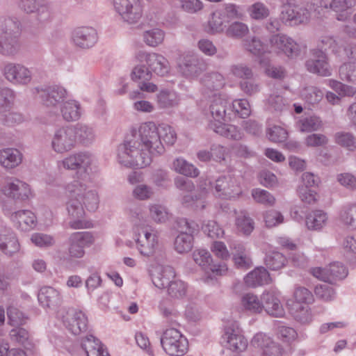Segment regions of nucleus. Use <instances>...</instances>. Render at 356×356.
<instances>
[{
	"label": "nucleus",
	"mask_w": 356,
	"mask_h": 356,
	"mask_svg": "<svg viewBox=\"0 0 356 356\" xmlns=\"http://www.w3.org/2000/svg\"><path fill=\"white\" fill-rule=\"evenodd\" d=\"M164 152L159 128L155 123L148 122L140 125L138 130H132L118 146V159L124 166L143 168L151 163L152 156L161 155Z\"/></svg>",
	"instance_id": "nucleus-1"
},
{
	"label": "nucleus",
	"mask_w": 356,
	"mask_h": 356,
	"mask_svg": "<svg viewBox=\"0 0 356 356\" xmlns=\"http://www.w3.org/2000/svg\"><path fill=\"white\" fill-rule=\"evenodd\" d=\"M19 23L13 19L0 20V53L6 56L16 54L19 49L18 36Z\"/></svg>",
	"instance_id": "nucleus-2"
},
{
	"label": "nucleus",
	"mask_w": 356,
	"mask_h": 356,
	"mask_svg": "<svg viewBox=\"0 0 356 356\" xmlns=\"http://www.w3.org/2000/svg\"><path fill=\"white\" fill-rule=\"evenodd\" d=\"M65 193L68 198L79 199L83 201L86 208L95 211L98 208L99 198L95 191L88 190L81 180H74L65 187Z\"/></svg>",
	"instance_id": "nucleus-3"
},
{
	"label": "nucleus",
	"mask_w": 356,
	"mask_h": 356,
	"mask_svg": "<svg viewBox=\"0 0 356 356\" xmlns=\"http://www.w3.org/2000/svg\"><path fill=\"white\" fill-rule=\"evenodd\" d=\"M195 262L205 272L204 282L209 283L216 276L222 275L227 268L224 261L214 262L210 253L206 250H196L193 253Z\"/></svg>",
	"instance_id": "nucleus-4"
},
{
	"label": "nucleus",
	"mask_w": 356,
	"mask_h": 356,
	"mask_svg": "<svg viewBox=\"0 0 356 356\" xmlns=\"http://www.w3.org/2000/svg\"><path fill=\"white\" fill-rule=\"evenodd\" d=\"M161 346L170 356H183L188 350L187 339L177 329H167L161 338Z\"/></svg>",
	"instance_id": "nucleus-5"
},
{
	"label": "nucleus",
	"mask_w": 356,
	"mask_h": 356,
	"mask_svg": "<svg viewBox=\"0 0 356 356\" xmlns=\"http://www.w3.org/2000/svg\"><path fill=\"white\" fill-rule=\"evenodd\" d=\"M180 234L174 243L175 249L179 253H186L193 246V234L199 230V225L193 220L181 218L177 222Z\"/></svg>",
	"instance_id": "nucleus-6"
},
{
	"label": "nucleus",
	"mask_w": 356,
	"mask_h": 356,
	"mask_svg": "<svg viewBox=\"0 0 356 356\" xmlns=\"http://www.w3.org/2000/svg\"><path fill=\"white\" fill-rule=\"evenodd\" d=\"M113 6L121 19L129 24H137L143 16L139 0H113Z\"/></svg>",
	"instance_id": "nucleus-7"
},
{
	"label": "nucleus",
	"mask_w": 356,
	"mask_h": 356,
	"mask_svg": "<svg viewBox=\"0 0 356 356\" xmlns=\"http://www.w3.org/2000/svg\"><path fill=\"white\" fill-rule=\"evenodd\" d=\"M214 187L217 195L225 199L236 197L242 193L239 177L230 172L220 176Z\"/></svg>",
	"instance_id": "nucleus-8"
},
{
	"label": "nucleus",
	"mask_w": 356,
	"mask_h": 356,
	"mask_svg": "<svg viewBox=\"0 0 356 356\" xmlns=\"http://www.w3.org/2000/svg\"><path fill=\"white\" fill-rule=\"evenodd\" d=\"M321 48L327 47L337 57L349 60L350 62L356 61V43L345 42L341 39H335L332 37H325L321 40Z\"/></svg>",
	"instance_id": "nucleus-9"
},
{
	"label": "nucleus",
	"mask_w": 356,
	"mask_h": 356,
	"mask_svg": "<svg viewBox=\"0 0 356 356\" xmlns=\"http://www.w3.org/2000/svg\"><path fill=\"white\" fill-rule=\"evenodd\" d=\"M207 68V63L200 56L187 54L178 63L179 72L186 78H194L200 75Z\"/></svg>",
	"instance_id": "nucleus-10"
},
{
	"label": "nucleus",
	"mask_w": 356,
	"mask_h": 356,
	"mask_svg": "<svg viewBox=\"0 0 356 356\" xmlns=\"http://www.w3.org/2000/svg\"><path fill=\"white\" fill-rule=\"evenodd\" d=\"M136 58L140 63L145 62L152 74L154 73L158 76H164L170 72L169 62L161 54L139 51L136 54Z\"/></svg>",
	"instance_id": "nucleus-11"
},
{
	"label": "nucleus",
	"mask_w": 356,
	"mask_h": 356,
	"mask_svg": "<svg viewBox=\"0 0 356 356\" xmlns=\"http://www.w3.org/2000/svg\"><path fill=\"white\" fill-rule=\"evenodd\" d=\"M305 67L311 73L323 76L331 75V67L326 54L319 49L311 51L310 58L305 62Z\"/></svg>",
	"instance_id": "nucleus-12"
},
{
	"label": "nucleus",
	"mask_w": 356,
	"mask_h": 356,
	"mask_svg": "<svg viewBox=\"0 0 356 356\" xmlns=\"http://www.w3.org/2000/svg\"><path fill=\"white\" fill-rule=\"evenodd\" d=\"M223 343L227 348L236 352H242L248 347V341L242 335L238 323L231 322L225 328L222 336Z\"/></svg>",
	"instance_id": "nucleus-13"
},
{
	"label": "nucleus",
	"mask_w": 356,
	"mask_h": 356,
	"mask_svg": "<svg viewBox=\"0 0 356 356\" xmlns=\"http://www.w3.org/2000/svg\"><path fill=\"white\" fill-rule=\"evenodd\" d=\"M310 272L316 278L328 283H332L337 280H342L348 275L346 268L341 263L337 261L331 263L325 268H313Z\"/></svg>",
	"instance_id": "nucleus-14"
},
{
	"label": "nucleus",
	"mask_w": 356,
	"mask_h": 356,
	"mask_svg": "<svg viewBox=\"0 0 356 356\" xmlns=\"http://www.w3.org/2000/svg\"><path fill=\"white\" fill-rule=\"evenodd\" d=\"M74 131L71 126L57 129L52 137L51 147L57 153L71 150L75 145Z\"/></svg>",
	"instance_id": "nucleus-15"
},
{
	"label": "nucleus",
	"mask_w": 356,
	"mask_h": 356,
	"mask_svg": "<svg viewBox=\"0 0 356 356\" xmlns=\"http://www.w3.org/2000/svg\"><path fill=\"white\" fill-rule=\"evenodd\" d=\"M65 327L74 335H78L87 329L88 318L85 313L74 308L67 310L63 316Z\"/></svg>",
	"instance_id": "nucleus-16"
},
{
	"label": "nucleus",
	"mask_w": 356,
	"mask_h": 356,
	"mask_svg": "<svg viewBox=\"0 0 356 356\" xmlns=\"http://www.w3.org/2000/svg\"><path fill=\"white\" fill-rule=\"evenodd\" d=\"M310 17L309 10L303 6H284L280 14L282 22L289 26H296L307 22Z\"/></svg>",
	"instance_id": "nucleus-17"
},
{
	"label": "nucleus",
	"mask_w": 356,
	"mask_h": 356,
	"mask_svg": "<svg viewBox=\"0 0 356 356\" xmlns=\"http://www.w3.org/2000/svg\"><path fill=\"white\" fill-rule=\"evenodd\" d=\"M3 74L8 81L14 83L27 84L31 81L32 76L29 70L18 63H6Z\"/></svg>",
	"instance_id": "nucleus-18"
},
{
	"label": "nucleus",
	"mask_w": 356,
	"mask_h": 356,
	"mask_svg": "<svg viewBox=\"0 0 356 356\" xmlns=\"http://www.w3.org/2000/svg\"><path fill=\"white\" fill-rule=\"evenodd\" d=\"M270 42L272 47L284 53L288 57L294 58L300 54L299 44L286 35H273L270 39Z\"/></svg>",
	"instance_id": "nucleus-19"
},
{
	"label": "nucleus",
	"mask_w": 356,
	"mask_h": 356,
	"mask_svg": "<svg viewBox=\"0 0 356 356\" xmlns=\"http://www.w3.org/2000/svg\"><path fill=\"white\" fill-rule=\"evenodd\" d=\"M18 239L10 227L0 224V250L6 255L12 257L19 251Z\"/></svg>",
	"instance_id": "nucleus-20"
},
{
	"label": "nucleus",
	"mask_w": 356,
	"mask_h": 356,
	"mask_svg": "<svg viewBox=\"0 0 356 356\" xmlns=\"http://www.w3.org/2000/svg\"><path fill=\"white\" fill-rule=\"evenodd\" d=\"M44 0H20V8L27 13H35L36 19L40 24L47 22L51 18L49 7L44 3Z\"/></svg>",
	"instance_id": "nucleus-21"
},
{
	"label": "nucleus",
	"mask_w": 356,
	"mask_h": 356,
	"mask_svg": "<svg viewBox=\"0 0 356 356\" xmlns=\"http://www.w3.org/2000/svg\"><path fill=\"white\" fill-rule=\"evenodd\" d=\"M83 202L79 199L68 198L66 203L69 216L74 220L70 222V225L73 229H83L89 227L88 222L83 220L85 216Z\"/></svg>",
	"instance_id": "nucleus-22"
},
{
	"label": "nucleus",
	"mask_w": 356,
	"mask_h": 356,
	"mask_svg": "<svg viewBox=\"0 0 356 356\" xmlns=\"http://www.w3.org/2000/svg\"><path fill=\"white\" fill-rule=\"evenodd\" d=\"M98 39L96 30L83 26L76 29L72 33L74 44L81 49H89L95 45Z\"/></svg>",
	"instance_id": "nucleus-23"
},
{
	"label": "nucleus",
	"mask_w": 356,
	"mask_h": 356,
	"mask_svg": "<svg viewBox=\"0 0 356 356\" xmlns=\"http://www.w3.org/2000/svg\"><path fill=\"white\" fill-rule=\"evenodd\" d=\"M3 193L14 200H24L28 198L30 189L29 185L19 179L9 178L2 188Z\"/></svg>",
	"instance_id": "nucleus-24"
},
{
	"label": "nucleus",
	"mask_w": 356,
	"mask_h": 356,
	"mask_svg": "<svg viewBox=\"0 0 356 356\" xmlns=\"http://www.w3.org/2000/svg\"><path fill=\"white\" fill-rule=\"evenodd\" d=\"M44 105L54 107L62 102L66 97V90L60 86H52L38 91Z\"/></svg>",
	"instance_id": "nucleus-25"
},
{
	"label": "nucleus",
	"mask_w": 356,
	"mask_h": 356,
	"mask_svg": "<svg viewBox=\"0 0 356 356\" xmlns=\"http://www.w3.org/2000/svg\"><path fill=\"white\" fill-rule=\"evenodd\" d=\"M251 344L262 350L261 356H279L281 353L280 346L264 333L256 334L251 341Z\"/></svg>",
	"instance_id": "nucleus-26"
},
{
	"label": "nucleus",
	"mask_w": 356,
	"mask_h": 356,
	"mask_svg": "<svg viewBox=\"0 0 356 356\" xmlns=\"http://www.w3.org/2000/svg\"><path fill=\"white\" fill-rule=\"evenodd\" d=\"M320 5L332 9L337 13V19L344 22L350 17L352 8L356 5V0H332L330 3L321 1Z\"/></svg>",
	"instance_id": "nucleus-27"
},
{
	"label": "nucleus",
	"mask_w": 356,
	"mask_h": 356,
	"mask_svg": "<svg viewBox=\"0 0 356 356\" xmlns=\"http://www.w3.org/2000/svg\"><path fill=\"white\" fill-rule=\"evenodd\" d=\"M262 310L273 317H282L285 312L278 297L273 292L264 293L261 297Z\"/></svg>",
	"instance_id": "nucleus-28"
},
{
	"label": "nucleus",
	"mask_w": 356,
	"mask_h": 356,
	"mask_svg": "<svg viewBox=\"0 0 356 356\" xmlns=\"http://www.w3.org/2000/svg\"><path fill=\"white\" fill-rule=\"evenodd\" d=\"M209 127L216 134L233 140H240L244 134L237 126L223 122H209Z\"/></svg>",
	"instance_id": "nucleus-29"
},
{
	"label": "nucleus",
	"mask_w": 356,
	"mask_h": 356,
	"mask_svg": "<svg viewBox=\"0 0 356 356\" xmlns=\"http://www.w3.org/2000/svg\"><path fill=\"white\" fill-rule=\"evenodd\" d=\"M38 299L42 306L52 309L58 307L62 302L59 291L51 286L42 287L38 293Z\"/></svg>",
	"instance_id": "nucleus-30"
},
{
	"label": "nucleus",
	"mask_w": 356,
	"mask_h": 356,
	"mask_svg": "<svg viewBox=\"0 0 356 356\" xmlns=\"http://www.w3.org/2000/svg\"><path fill=\"white\" fill-rule=\"evenodd\" d=\"M136 243L140 253L143 256L149 257L154 252L157 238L155 234H152L147 229H143L142 232L138 234Z\"/></svg>",
	"instance_id": "nucleus-31"
},
{
	"label": "nucleus",
	"mask_w": 356,
	"mask_h": 356,
	"mask_svg": "<svg viewBox=\"0 0 356 356\" xmlns=\"http://www.w3.org/2000/svg\"><path fill=\"white\" fill-rule=\"evenodd\" d=\"M91 156L88 152H79L70 155L62 161V165L67 170H83L91 164Z\"/></svg>",
	"instance_id": "nucleus-32"
},
{
	"label": "nucleus",
	"mask_w": 356,
	"mask_h": 356,
	"mask_svg": "<svg viewBox=\"0 0 356 356\" xmlns=\"http://www.w3.org/2000/svg\"><path fill=\"white\" fill-rule=\"evenodd\" d=\"M11 220L15 226L22 231H29L36 225V217L29 210H19L11 214Z\"/></svg>",
	"instance_id": "nucleus-33"
},
{
	"label": "nucleus",
	"mask_w": 356,
	"mask_h": 356,
	"mask_svg": "<svg viewBox=\"0 0 356 356\" xmlns=\"http://www.w3.org/2000/svg\"><path fill=\"white\" fill-rule=\"evenodd\" d=\"M227 104V101L220 95L216 93L213 95L209 110L214 121L210 122H222L225 117Z\"/></svg>",
	"instance_id": "nucleus-34"
},
{
	"label": "nucleus",
	"mask_w": 356,
	"mask_h": 356,
	"mask_svg": "<svg viewBox=\"0 0 356 356\" xmlns=\"http://www.w3.org/2000/svg\"><path fill=\"white\" fill-rule=\"evenodd\" d=\"M175 277L174 269L171 266H166L157 270L152 275V280L154 286L159 289L169 288Z\"/></svg>",
	"instance_id": "nucleus-35"
},
{
	"label": "nucleus",
	"mask_w": 356,
	"mask_h": 356,
	"mask_svg": "<svg viewBox=\"0 0 356 356\" xmlns=\"http://www.w3.org/2000/svg\"><path fill=\"white\" fill-rule=\"evenodd\" d=\"M247 286L257 287L268 284L270 280V275L264 267H258L250 272L244 278Z\"/></svg>",
	"instance_id": "nucleus-36"
},
{
	"label": "nucleus",
	"mask_w": 356,
	"mask_h": 356,
	"mask_svg": "<svg viewBox=\"0 0 356 356\" xmlns=\"http://www.w3.org/2000/svg\"><path fill=\"white\" fill-rule=\"evenodd\" d=\"M206 192L204 191L191 193L182 197L184 207L193 210H202L206 207Z\"/></svg>",
	"instance_id": "nucleus-37"
},
{
	"label": "nucleus",
	"mask_w": 356,
	"mask_h": 356,
	"mask_svg": "<svg viewBox=\"0 0 356 356\" xmlns=\"http://www.w3.org/2000/svg\"><path fill=\"white\" fill-rule=\"evenodd\" d=\"M81 348L87 356H101L106 352L103 349V345L100 341L91 334L83 339Z\"/></svg>",
	"instance_id": "nucleus-38"
},
{
	"label": "nucleus",
	"mask_w": 356,
	"mask_h": 356,
	"mask_svg": "<svg viewBox=\"0 0 356 356\" xmlns=\"http://www.w3.org/2000/svg\"><path fill=\"white\" fill-rule=\"evenodd\" d=\"M22 161V154L17 149L7 148L0 151V163L6 168H13Z\"/></svg>",
	"instance_id": "nucleus-39"
},
{
	"label": "nucleus",
	"mask_w": 356,
	"mask_h": 356,
	"mask_svg": "<svg viewBox=\"0 0 356 356\" xmlns=\"http://www.w3.org/2000/svg\"><path fill=\"white\" fill-rule=\"evenodd\" d=\"M339 221L347 229H356V203L346 205L341 209Z\"/></svg>",
	"instance_id": "nucleus-40"
},
{
	"label": "nucleus",
	"mask_w": 356,
	"mask_h": 356,
	"mask_svg": "<svg viewBox=\"0 0 356 356\" xmlns=\"http://www.w3.org/2000/svg\"><path fill=\"white\" fill-rule=\"evenodd\" d=\"M327 220L326 213L322 210H315L307 216L305 223L310 230H320L325 226Z\"/></svg>",
	"instance_id": "nucleus-41"
},
{
	"label": "nucleus",
	"mask_w": 356,
	"mask_h": 356,
	"mask_svg": "<svg viewBox=\"0 0 356 356\" xmlns=\"http://www.w3.org/2000/svg\"><path fill=\"white\" fill-rule=\"evenodd\" d=\"M60 111L65 120L67 122L76 121L81 116V106L76 101H67L62 105Z\"/></svg>",
	"instance_id": "nucleus-42"
},
{
	"label": "nucleus",
	"mask_w": 356,
	"mask_h": 356,
	"mask_svg": "<svg viewBox=\"0 0 356 356\" xmlns=\"http://www.w3.org/2000/svg\"><path fill=\"white\" fill-rule=\"evenodd\" d=\"M74 131V138L85 145H88L95 140V133L93 129L88 125L77 124L75 126H71Z\"/></svg>",
	"instance_id": "nucleus-43"
},
{
	"label": "nucleus",
	"mask_w": 356,
	"mask_h": 356,
	"mask_svg": "<svg viewBox=\"0 0 356 356\" xmlns=\"http://www.w3.org/2000/svg\"><path fill=\"white\" fill-rule=\"evenodd\" d=\"M172 169L188 177H195L199 175L198 169L181 158H178L173 161Z\"/></svg>",
	"instance_id": "nucleus-44"
},
{
	"label": "nucleus",
	"mask_w": 356,
	"mask_h": 356,
	"mask_svg": "<svg viewBox=\"0 0 356 356\" xmlns=\"http://www.w3.org/2000/svg\"><path fill=\"white\" fill-rule=\"evenodd\" d=\"M299 130L302 132H312L319 130L323 123L316 116H309L300 119L297 122Z\"/></svg>",
	"instance_id": "nucleus-45"
},
{
	"label": "nucleus",
	"mask_w": 356,
	"mask_h": 356,
	"mask_svg": "<svg viewBox=\"0 0 356 356\" xmlns=\"http://www.w3.org/2000/svg\"><path fill=\"white\" fill-rule=\"evenodd\" d=\"M265 264L271 270H278L283 268L287 261L285 256L279 252H271L265 257Z\"/></svg>",
	"instance_id": "nucleus-46"
},
{
	"label": "nucleus",
	"mask_w": 356,
	"mask_h": 356,
	"mask_svg": "<svg viewBox=\"0 0 356 356\" xmlns=\"http://www.w3.org/2000/svg\"><path fill=\"white\" fill-rule=\"evenodd\" d=\"M294 319L302 324H307L312 321V316L307 305L294 304L291 309Z\"/></svg>",
	"instance_id": "nucleus-47"
},
{
	"label": "nucleus",
	"mask_w": 356,
	"mask_h": 356,
	"mask_svg": "<svg viewBox=\"0 0 356 356\" xmlns=\"http://www.w3.org/2000/svg\"><path fill=\"white\" fill-rule=\"evenodd\" d=\"M241 304L244 309L252 314L262 312L261 300L252 293H246L241 298Z\"/></svg>",
	"instance_id": "nucleus-48"
},
{
	"label": "nucleus",
	"mask_w": 356,
	"mask_h": 356,
	"mask_svg": "<svg viewBox=\"0 0 356 356\" xmlns=\"http://www.w3.org/2000/svg\"><path fill=\"white\" fill-rule=\"evenodd\" d=\"M202 83L209 90H218L224 86L225 79L222 74L215 72L204 75Z\"/></svg>",
	"instance_id": "nucleus-49"
},
{
	"label": "nucleus",
	"mask_w": 356,
	"mask_h": 356,
	"mask_svg": "<svg viewBox=\"0 0 356 356\" xmlns=\"http://www.w3.org/2000/svg\"><path fill=\"white\" fill-rule=\"evenodd\" d=\"M342 81L356 84V62H346L342 64L339 70Z\"/></svg>",
	"instance_id": "nucleus-50"
},
{
	"label": "nucleus",
	"mask_w": 356,
	"mask_h": 356,
	"mask_svg": "<svg viewBox=\"0 0 356 356\" xmlns=\"http://www.w3.org/2000/svg\"><path fill=\"white\" fill-rule=\"evenodd\" d=\"M236 225L238 229L245 235H249L254 229V222L245 211H242L238 214Z\"/></svg>",
	"instance_id": "nucleus-51"
},
{
	"label": "nucleus",
	"mask_w": 356,
	"mask_h": 356,
	"mask_svg": "<svg viewBox=\"0 0 356 356\" xmlns=\"http://www.w3.org/2000/svg\"><path fill=\"white\" fill-rule=\"evenodd\" d=\"M164 35L161 29L154 28L144 31L143 40L148 46L154 47L163 41Z\"/></svg>",
	"instance_id": "nucleus-52"
},
{
	"label": "nucleus",
	"mask_w": 356,
	"mask_h": 356,
	"mask_svg": "<svg viewBox=\"0 0 356 356\" xmlns=\"http://www.w3.org/2000/svg\"><path fill=\"white\" fill-rule=\"evenodd\" d=\"M302 98L309 104L318 103L323 98L324 92L315 86L305 87L302 92Z\"/></svg>",
	"instance_id": "nucleus-53"
},
{
	"label": "nucleus",
	"mask_w": 356,
	"mask_h": 356,
	"mask_svg": "<svg viewBox=\"0 0 356 356\" xmlns=\"http://www.w3.org/2000/svg\"><path fill=\"white\" fill-rule=\"evenodd\" d=\"M7 316L10 324L13 326L22 325L28 320V316L14 306H10L7 308Z\"/></svg>",
	"instance_id": "nucleus-54"
},
{
	"label": "nucleus",
	"mask_w": 356,
	"mask_h": 356,
	"mask_svg": "<svg viewBox=\"0 0 356 356\" xmlns=\"http://www.w3.org/2000/svg\"><path fill=\"white\" fill-rule=\"evenodd\" d=\"M157 102L161 108H169L177 104V94L170 90H162L157 96Z\"/></svg>",
	"instance_id": "nucleus-55"
},
{
	"label": "nucleus",
	"mask_w": 356,
	"mask_h": 356,
	"mask_svg": "<svg viewBox=\"0 0 356 356\" xmlns=\"http://www.w3.org/2000/svg\"><path fill=\"white\" fill-rule=\"evenodd\" d=\"M227 22L225 18L222 14V11L219 9L215 10L212 15L209 21V26L211 29V31L213 33H220L223 31L225 26V23Z\"/></svg>",
	"instance_id": "nucleus-56"
},
{
	"label": "nucleus",
	"mask_w": 356,
	"mask_h": 356,
	"mask_svg": "<svg viewBox=\"0 0 356 356\" xmlns=\"http://www.w3.org/2000/svg\"><path fill=\"white\" fill-rule=\"evenodd\" d=\"M249 32L248 26L241 22L232 23L226 29V35L233 38H241Z\"/></svg>",
	"instance_id": "nucleus-57"
},
{
	"label": "nucleus",
	"mask_w": 356,
	"mask_h": 356,
	"mask_svg": "<svg viewBox=\"0 0 356 356\" xmlns=\"http://www.w3.org/2000/svg\"><path fill=\"white\" fill-rule=\"evenodd\" d=\"M335 142L350 150L356 149V138L353 134L345 132H337L334 136Z\"/></svg>",
	"instance_id": "nucleus-58"
},
{
	"label": "nucleus",
	"mask_w": 356,
	"mask_h": 356,
	"mask_svg": "<svg viewBox=\"0 0 356 356\" xmlns=\"http://www.w3.org/2000/svg\"><path fill=\"white\" fill-rule=\"evenodd\" d=\"M231 73L236 78L245 80L254 76L251 67L244 63L233 65L230 67Z\"/></svg>",
	"instance_id": "nucleus-59"
},
{
	"label": "nucleus",
	"mask_w": 356,
	"mask_h": 356,
	"mask_svg": "<svg viewBox=\"0 0 356 356\" xmlns=\"http://www.w3.org/2000/svg\"><path fill=\"white\" fill-rule=\"evenodd\" d=\"M244 48L254 55H259L264 52V47L257 37L246 38L243 41Z\"/></svg>",
	"instance_id": "nucleus-60"
},
{
	"label": "nucleus",
	"mask_w": 356,
	"mask_h": 356,
	"mask_svg": "<svg viewBox=\"0 0 356 356\" xmlns=\"http://www.w3.org/2000/svg\"><path fill=\"white\" fill-rule=\"evenodd\" d=\"M252 195L257 202L266 206H272L275 202V197L268 191L263 189H253Z\"/></svg>",
	"instance_id": "nucleus-61"
},
{
	"label": "nucleus",
	"mask_w": 356,
	"mask_h": 356,
	"mask_svg": "<svg viewBox=\"0 0 356 356\" xmlns=\"http://www.w3.org/2000/svg\"><path fill=\"white\" fill-rule=\"evenodd\" d=\"M202 229L203 232L209 237L215 238L222 236L224 231L218 223L214 220H208L202 225Z\"/></svg>",
	"instance_id": "nucleus-62"
},
{
	"label": "nucleus",
	"mask_w": 356,
	"mask_h": 356,
	"mask_svg": "<svg viewBox=\"0 0 356 356\" xmlns=\"http://www.w3.org/2000/svg\"><path fill=\"white\" fill-rule=\"evenodd\" d=\"M250 17L254 19H263L269 15L268 8L261 2H256L248 8Z\"/></svg>",
	"instance_id": "nucleus-63"
},
{
	"label": "nucleus",
	"mask_w": 356,
	"mask_h": 356,
	"mask_svg": "<svg viewBox=\"0 0 356 356\" xmlns=\"http://www.w3.org/2000/svg\"><path fill=\"white\" fill-rule=\"evenodd\" d=\"M187 287L181 280H174L168 289V295L174 298H182L186 294Z\"/></svg>",
	"instance_id": "nucleus-64"
}]
</instances>
